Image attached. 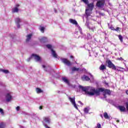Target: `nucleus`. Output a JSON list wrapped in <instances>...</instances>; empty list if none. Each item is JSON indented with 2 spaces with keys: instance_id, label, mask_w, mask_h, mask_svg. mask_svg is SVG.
<instances>
[{
  "instance_id": "f257e3e1",
  "label": "nucleus",
  "mask_w": 128,
  "mask_h": 128,
  "mask_svg": "<svg viewBox=\"0 0 128 128\" xmlns=\"http://www.w3.org/2000/svg\"><path fill=\"white\" fill-rule=\"evenodd\" d=\"M78 88L80 90H82V92H84L85 94L87 96H100V92H104L106 94H108L110 96L112 92L108 90H104V88H98L97 89H95L94 88L90 87V86H82L80 85L78 86Z\"/></svg>"
},
{
  "instance_id": "f03ea898",
  "label": "nucleus",
  "mask_w": 128,
  "mask_h": 128,
  "mask_svg": "<svg viewBox=\"0 0 128 128\" xmlns=\"http://www.w3.org/2000/svg\"><path fill=\"white\" fill-rule=\"evenodd\" d=\"M106 4L105 0H97V2L96 3V6L98 8H102Z\"/></svg>"
},
{
  "instance_id": "7ed1b4c3",
  "label": "nucleus",
  "mask_w": 128,
  "mask_h": 128,
  "mask_svg": "<svg viewBox=\"0 0 128 128\" xmlns=\"http://www.w3.org/2000/svg\"><path fill=\"white\" fill-rule=\"evenodd\" d=\"M81 1L83 2L86 4H87V10H94V3L88 4V0H81Z\"/></svg>"
},
{
  "instance_id": "20e7f679",
  "label": "nucleus",
  "mask_w": 128,
  "mask_h": 128,
  "mask_svg": "<svg viewBox=\"0 0 128 128\" xmlns=\"http://www.w3.org/2000/svg\"><path fill=\"white\" fill-rule=\"evenodd\" d=\"M106 62L108 64V66L110 68H112V70H116V66L112 62V61L110 60H107Z\"/></svg>"
},
{
  "instance_id": "39448f33",
  "label": "nucleus",
  "mask_w": 128,
  "mask_h": 128,
  "mask_svg": "<svg viewBox=\"0 0 128 128\" xmlns=\"http://www.w3.org/2000/svg\"><path fill=\"white\" fill-rule=\"evenodd\" d=\"M68 100L70 102L71 104L74 105V108H76V110H78V106H76V98L74 97L72 98L70 96H68Z\"/></svg>"
},
{
  "instance_id": "423d86ee",
  "label": "nucleus",
  "mask_w": 128,
  "mask_h": 128,
  "mask_svg": "<svg viewBox=\"0 0 128 128\" xmlns=\"http://www.w3.org/2000/svg\"><path fill=\"white\" fill-rule=\"evenodd\" d=\"M31 58H34V59L37 62H40L42 60L40 56L36 54H32L31 56Z\"/></svg>"
},
{
  "instance_id": "0eeeda50",
  "label": "nucleus",
  "mask_w": 128,
  "mask_h": 128,
  "mask_svg": "<svg viewBox=\"0 0 128 128\" xmlns=\"http://www.w3.org/2000/svg\"><path fill=\"white\" fill-rule=\"evenodd\" d=\"M71 72H70V74H74V72H78L80 70V68H76V66H73L70 68Z\"/></svg>"
},
{
  "instance_id": "6e6552de",
  "label": "nucleus",
  "mask_w": 128,
  "mask_h": 128,
  "mask_svg": "<svg viewBox=\"0 0 128 128\" xmlns=\"http://www.w3.org/2000/svg\"><path fill=\"white\" fill-rule=\"evenodd\" d=\"M92 10H90L89 9L86 10V18H88L92 14Z\"/></svg>"
},
{
  "instance_id": "1a4fd4ad",
  "label": "nucleus",
  "mask_w": 128,
  "mask_h": 128,
  "mask_svg": "<svg viewBox=\"0 0 128 128\" xmlns=\"http://www.w3.org/2000/svg\"><path fill=\"white\" fill-rule=\"evenodd\" d=\"M118 110H120V111L123 112H126V107L124 106H118Z\"/></svg>"
},
{
  "instance_id": "9d476101",
  "label": "nucleus",
  "mask_w": 128,
  "mask_h": 128,
  "mask_svg": "<svg viewBox=\"0 0 128 128\" xmlns=\"http://www.w3.org/2000/svg\"><path fill=\"white\" fill-rule=\"evenodd\" d=\"M6 102H10V100L12 98V96H10V93H8L6 96Z\"/></svg>"
},
{
  "instance_id": "9b49d317",
  "label": "nucleus",
  "mask_w": 128,
  "mask_h": 128,
  "mask_svg": "<svg viewBox=\"0 0 128 128\" xmlns=\"http://www.w3.org/2000/svg\"><path fill=\"white\" fill-rule=\"evenodd\" d=\"M32 34L27 35L26 36V42H30V40H32Z\"/></svg>"
},
{
  "instance_id": "f8f14e48",
  "label": "nucleus",
  "mask_w": 128,
  "mask_h": 128,
  "mask_svg": "<svg viewBox=\"0 0 128 128\" xmlns=\"http://www.w3.org/2000/svg\"><path fill=\"white\" fill-rule=\"evenodd\" d=\"M82 80H86V81H88L90 80V77H88V76H86V75H83L82 76Z\"/></svg>"
},
{
  "instance_id": "ddd939ff",
  "label": "nucleus",
  "mask_w": 128,
  "mask_h": 128,
  "mask_svg": "<svg viewBox=\"0 0 128 128\" xmlns=\"http://www.w3.org/2000/svg\"><path fill=\"white\" fill-rule=\"evenodd\" d=\"M43 120L47 124H50V119L49 117H44Z\"/></svg>"
},
{
  "instance_id": "4468645a",
  "label": "nucleus",
  "mask_w": 128,
  "mask_h": 128,
  "mask_svg": "<svg viewBox=\"0 0 128 128\" xmlns=\"http://www.w3.org/2000/svg\"><path fill=\"white\" fill-rule=\"evenodd\" d=\"M64 64H66V66H70L72 64L70 60H68L67 59H64Z\"/></svg>"
},
{
  "instance_id": "2eb2a0df",
  "label": "nucleus",
  "mask_w": 128,
  "mask_h": 128,
  "mask_svg": "<svg viewBox=\"0 0 128 128\" xmlns=\"http://www.w3.org/2000/svg\"><path fill=\"white\" fill-rule=\"evenodd\" d=\"M40 42L42 44H44V42H48V38L43 37L40 39Z\"/></svg>"
},
{
  "instance_id": "dca6fc26",
  "label": "nucleus",
  "mask_w": 128,
  "mask_h": 128,
  "mask_svg": "<svg viewBox=\"0 0 128 128\" xmlns=\"http://www.w3.org/2000/svg\"><path fill=\"white\" fill-rule=\"evenodd\" d=\"M51 52L52 56H53L54 58H58V55L56 54V51H54V49H51Z\"/></svg>"
},
{
  "instance_id": "f3484780",
  "label": "nucleus",
  "mask_w": 128,
  "mask_h": 128,
  "mask_svg": "<svg viewBox=\"0 0 128 128\" xmlns=\"http://www.w3.org/2000/svg\"><path fill=\"white\" fill-rule=\"evenodd\" d=\"M69 20L70 22H71V24H75V26H78V22H76V20L72 19H70Z\"/></svg>"
},
{
  "instance_id": "a211bd4d",
  "label": "nucleus",
  "mask_w": 128,
  "mask_h": 128,
  "mask_svg": "<svg viewBox=\"0 0 128 128\" xmlns=\"http://www.w3.org/2000/svg\"><path fill=\"white\" fill-rule=\"evenodd\" d=\"M104 118H106V120H110V118L108 116V112H105L104 114Z\"/></svg>"
},
{
  "instance_id": "6ab92c4d",
  "label": "nucleus",
  "mask_w": 128,
  "mask_h": 128,
  "mask_svg": "<svg viewBox=\"0 0 128 128\" xmlns=\"http://www.w3.org/2000/svg\"><path fill=\"white\" fill-rule=\"evenodd\" d=\"M100 70H106V66L102 64L100 67Z\"/></svg>"
},
{
  "instance_id": "aec40b11",
  "label": "nucleus",
  "mask_w": 128,
  "mask_h": 128,
  "mask_svg": "<svg viewBox=\"0 0 128 128\" xmlns=\"http://www.w3.org/2000/svg\"><path fill=\"white\" fill-rule=\"evenodd\" d=\"M6 126V124L4 122H0V128H5Z\"/></svg>"
},
{
  "instance_id": "412c9836",
  "label": "nucleus",
  "mask_w": 128,
  "mask_h": 128,
  "mask_svg": "<svg viewBox=\"0 0 128 128\" xmlns=\"http://www.w3.org/2000/svg\"><path fill=\"white\" fill-rule=\"evenodd\" d=\"M0 72H4V74H10V71L8 70L0 69Z\"/></svg>"
},
{
  "instance_id": "4be33fe9",
  "label": "nucleus",
  "mask_w": 128,
  "mask_h": 128,
  "mask_svg": "<svg viewBox=\"0 0 128 128\" xmlns=\"http://www.w3.org/2000/svg\"><path fill=\"white\" fill-rule=\"evenodd\" d=\"M64 82H66L68 86H70V81H68V80L66 78H64Z\"/></svg>"
},
{
  "instance_id": "5701e85b",
  "label": "nucleus",
  "mask_w": 128,
  "mask_h": 128,
  "mask_svg": "<svg viewBox=\"0 0 128 128\" xmlns=\"http://www.w3.org/2000/svg\"><path fill=\"white\" fill-rule=\"evenodd\" d=\"M89 111H90V108L87 107L84 108V114H88Z\"/></svg>"
},
{
  "instance_id": "b1692460",
  "label": "nucleus",
  "mask_w": 128,
  "mask_h": 128,
  "mask_svg": "<svg viewBox=\"0 0 128 128\" xmlns=\"http://www.w3.org/2000/svg\"><path fill=\"white\" fill-rule=\"evenodd\" d=\"M36 91L37 94H40L43 92L42 90H40V88H36Z\"/></svg>"
},
{
  "instance_id": "393cba45",
  "label": "nucleus",
  "mask_w": 128,
  "mask_h": 128,
  "mask_svg": "<svg viewBox=\"0 0 128 128\" xmlns=\"http://www.w3.org/2000/svg\"><path fill=\"white\" fill-rule=\"evenodd\" d=\"M15 22L16 24H20V22L22 21L20 20V18H15Z\"/></svg>"
},
{
  "instance_id": "a878e982",
  "label": "nucleus",
  "mask_w": 128,
  "mask_h": 128,
  "mask_svg": "<svg viewBox=\"0 0 128 128\" xmlns=\"http://www.w3.org/2000/svg\"><path fill=\"white\" fill-rule=\"evenodd\" d=\"M85 26H86L88 28H90V22H88V20H87L86 21Z\"/></svg>"
},
{
  "instance_id": "bb28decb",
  "label": "nucleus",
  "mask_w": 128,
  "mask_h": 128,
  "mask_svg": "<svg viewBox=\"0 0 128 128\" xmlns=\"http://www.w3.org/2000/svg\"><path fill=\"white\" fill-rule=\"evenodd\" d=\"M13 12H18V7H15L14 9H12Z\"/></svg>"
},
{
  "instance_id": "cd10ccee",
  "label": "nucleus",
  "mask_w": 128,
  "mask_h": 128,
  "mask_svg": "<svg viewBox=\"0 0 128 128\" xmlns=\"http://www.w3.org/2000/svg\"><path fill=\"white\" fill-rule=\"evenodd\" d=\"M40 30L42 33L44 32V27L40 26Z\"/></svg>"
},
{
  "instance_id": "c85d7f7f",
  "label": "nucleus",
  "mask_w": 128,
  "mask_h": 128,
  "mask_svg": "<svg viewBox=\"0 0 128 128\" xmlns=\"http://www.w3.org/2000/svg\"><path fill=\"white\" fill-rule=\"evenodd\" d=\"M78 30L80 32V34H82V28H80V26L78 25Z\"/></svg>"
},
{
  "instance_id": "c756f323",
  "label": "nucleus",
  "mask_w": 128,
  "mask_h": 128,
  "mask_svg": "<svg viewBox=\"0 0 128 128\" xmlns=\"http://www.w3.org/2000/svg\"><path fill=\"white\" fill-rule=\"evenodd\" d=\"M92 36L90 34H88L86 38L88 40H92Z\"/></svg>"
},
{
  "instance_id": "7c9ffc66",
  "label": "nucleus",
  "mask_w": 128,
  "mask_h": 128,
  "mask_svg": "<svg viewBox=\"0 0 128 128\" xmlns=\"http://www.w3.org/2000/svg\"><path fill=\"white\" fill-rule=\"evenodd\" d=\"M46 48H48L49 50H52V45L48 44L47 45H46Z\"/></svg>"
},
{
  "instance_id": "2f4dec72",
  "label": "nucleus",
  "mask_w": 128,
  "mask_h": 128,
  "mask_svg": "<svg viewBox=\"0 0 128 128\" xmlns=\"http://www.w3.org/2000/svg\"><path fill=\"white\" fill-rule=\"evenodd\" d=\"M118 38H119V40H120L122 42H124V39H122V35L118 36Z\"/></svg>"
},
{
  "instance_id": "473e14b6",
  "label": "nucleus",
  "mask_w": 128,
  "mask_h": 128,
  "mask_svg": "<svg viewBox=\"0 0 128 128\" xmlns=\"http://www.w3.org/2000/svg\"><path fill=\"white\" fill-rule=\"evenodd\" d=\"M89 30H91L92 32H94V30H96V27L94 26H92L91 28H89Z\"/></svg>"
},
{
  "instance_id": "72a5a7b5",
  "label": "nucleus",
  "mask_w": 128,
  "mask_h": 128,
  "mask_svg": "<svg viewBox=\"0 0 128 128\" xmlns=\"http://www.w3.org/2000/svg\"><path fill=\"white\" fill-rule=\"evenodd\" d=\"M96 128H102V125H100V124L98 123Z\"/></svg>"
},
{
  "instance_id": "f704fd0d",
  "label": "nucleus",
  "mask_w": 128,
  "mask_h": 128,
  "mask_svg": "<svg viewBox=\"0 0 128 128\" xmlns=\"http://www.w3.org/2000/svg\"><path fill=\"white\" fill-rule=\"evenodd\" d=\"M0 112L2 114H4V110L2 108H0Z\"/></svg>"
},
{
  "instance_id": "c9c22d12",
  "label": "nucleus",
  "mask_w": 128,
  "mask_h": 128,
  "mask_svg": "<svg viewBox=\"0 0 128 128\" xmlns=\"http://www.w3.org/2000/svg\"><path fill=\"white\" fill-rule=\"evenodd\" d=\"M120 28L117 27L116 29H114V30H116V32H120Z\"/></svg>"
},
{
  "instance_id": "e433bc0d",
  "label": "nucleus",
  "mask_w": 128,
  "mask_h": 128,
  "mask_svg": "<svg viewBox=\"0 0 128 128\" xmlns=\"http://www.w3.org/2000/svg\"><path fill=\"white\" fill-rule=\"evenodd\" d=\"M20 109V106H18L16 108V110H17V112H18Z\"/></svg>"
},
{
  "instance_id": "4c0bfd02",
  "label": "nucleus",
  "mask_w": 128,
  "mask_h": 128,
  "mask_svg": "<svg viewBox=\"0 0 128 128\" xmlns=\"http://www.w3.org/2000/svg\"><path fill=\"white\" fill-rule=\"evenodd\" d=\"M91 2H92V4H94V2H98V0H90Z\"/></svg>"
},
{
  "instance_id": "58836bf2",
  "label": "nucleus",
  "mask_w": 128,
  "mask_h": 128,
  "mask_svg": "<svg viewBox=\"0 0 128 128\" xmlns=\"http://www.w3.org/2000/svg\"><path fill=\"white\" fill-rule=\"evenodd\" d=\"M110 28L112 30H114V28L112 27V26H111L110 27Z\"/></svg>"
},
{
  "instance_id": "ea45409f",
  "label": "nucleus",
  "mask_w": 128,
  "mask_h": 128,
  "mask_svg": "<svg viewBox=\"0 0 128 128\" xmlns=\"http://www.w3.org/2000/svg\"><path fill=\"white\" fill-rule=\"evenodd\" d=\"M17 28H20V23L17 24Z\"/></svg>"
},
{
  "instance_id": "a19ab883",
  "label": "nucleus",
  "mask_w": 128,
  "mask_h": 128,
  "mask_svg": "<svg viewBox=\"0 0 128 128\" xmlns=\"http://www.w3.org/2000/svg\"><path fill=\"white\" fill-rule=\"evenodd\" d=\"M32 57H30V58H29L28 60H27V62H30L31 60H32Z\"/></svg>"
},
{
  "instance_id": "79ce46f5",
  "label": "nucleus",
  "mask_w": 128,
  "mask_h": 128,
  "mask_svg": "<svg viewBox=\"0 0 128 128\" xmlns=\"http://www.w3.org/2000/svg\"><path fill=\"white\" fill-rule=\"evenodd\" d=\"M90 76H91V80H94V76H92V74H90Z\"/></svg>"
},
{
  "instance_id": "37998d69",
  "label": "nucleus",
  "mask_w": 128,
  "mask_h": 128,
  "mask_svg": "<svg viewBox=\"0 0 128 128\" xmlns=\"http://www.w3.org/2000/svg\"><path fill=\"white\" fill-rule=\"evenodd\" d=\"M118 60H124V59L122 57H120V58H118Z\"/></svg>"
},
{
  "instance_id": "c03bdc74",
  "label": "nucleus",
  "mask_w": 128,
  "mask_h": 128,
  "mask_svg": "<svg viewBox=\"0 0 128 128\" xmlns=\"http://www.w3.org/2000/svg\"><path fill=\"white\" fill-rule=\"evenodd\" d=\"M103 96L104 98H106V94L105 93L103 94Z\"/></svg>"
},
{
  "instance_id": "a18cd8bd",
  "label": "nucleus",
  "mask_w": 128,
  "mask_h": 128,
  "mask_svg": "<svg viewBox=\"0 0 128 128\" xmlns=\"http://www.w3.org/2000/svg\"><path fill=\"white\" fill-rule=\"evenodd\" d=\"M78 102L79 104H80L81 106H84V104H82V102L78 101Z\"/></svg>"
},
{
  "instance_id": "49530a36",
  "label": "nucleus",
  "mask_w": 128,
  "mask_h": 128,
  "mask_svg": "<svg viewBox=\"0 0 128 128\" xmlns=\"http://www.w3.org/2000/svg\"><path fill=\"white\" fill-rule=\"evenodd\" d=\"M108 4H109V6H112V3H110V2H108Z\"/></svg>"
},
{
  "instance_id": "de8ad7c7",
  "label": "nucleus",
  "mask_w": 128,
  "mask_h": 128,
  "mask_svg": "<svg viewBox=\"0 0 128 128\" xmlns=\"http://www.w3.org/2000/svg\"><path fill=\"white\" fill-rule=\"evenodd\" d=\"M39 110H42V106H40V107H39Z\"/></svg>"
},
{
  "instance_id": "09e8293b",
  "label": "nucleus",
  "mask_w": 128,
  "mask_h": 128,
  "mask_svg": "<svg viewBox=\"0 0 128 128\" xmlns=\"http://www.w3.org/2000/svg\"><path fill=\"white\" fill-rule=\"evenodd\" d=\"M62 62L64 64V58L62 59Z\"/></svg>"
},
{
  "instance_id": "8fccbe9b",
  "label": "nucleus",
  "mask_w": 128,
  "mask_h": 128,
  "mask_svg": "<svg viewBox=\"0 0 128 128\" xmlns=\"http://www.w3.org/2000/svg\"><path fill=\"white\" fill-rule=\"evenodd\" d=\"M18 6H20V4H17L16 5V8H18Z\"/></svg>"
},
{
  "instance_id": "3c124183",
  "label": "nucleus",
  "mask_w": 128,
  "mask_h": 128,
  "mask_svg": "<svg viewBox=\"0 0 128 128\" xmlns=\"http://www.w3.org/2000/svg\"><path fill=\"white\" fill-rule=\"evenodd\" d=\"M42 66L43 68H46V66L42 65Z\"/></svg>"
},
{
  "instance_id": "603ef678",
  "label": "nucleus",
  "mask_w": 128,
  "mask_h": 128,
  "mask_svg": "<svg viewBox=\"0 0 128 128\" xmlns=\"http://www.w3.org/2000/svg\"><path fill=\"white\" fill-rule=\"evenodd\" d=\"M62 80H63V82H64V77L62 78Z\"/></svg>"
},
{
  "instance_id": "864d4df0",
  "label": "nucleus",
  "mask_w": 128,
  "mask_h": 128,
  "mask_svg": "<svg viewBox=\"0 0 128 128\" xmlns=\"http://www.w3.org/2000/svg\"><path fill=\"white\" fill-rule=\"evenodd\" d=\"M70 58H74V56H70Z\"/></svg>"
},
{
  "instance_id": "5fc2aeb1",
  "label": "nucleus",
  "mask_w": 128,
  "mask_h": 128,
  "mask_svg": "<svg viewBox=\"0 0 128 128\" xmlns=\"http://www.w3.org/2000/svg\"><path fill=\"white\" fill-rule=\"evenodd\" d=\"M126 94L128 95V90H127L126 91Z\"/></svg>"
},
{
  "instance_id": "6e6d98bb",
  "label": "nucleus",
  "mask_w": 128,
  "mask_h": 128,
  "mask_svg": "<svg viewBox=\"0 0 128 128\" xmlns=\"http://www.w3.org/2000/svg\"><path fill=\"white\" fill-rule=\"evenodd\" d=\"M78 34V32H75V34Z\"/></svg>"
},
{
  "instance_id": "4d7b16f0",
  "label": "nucleus",
  "mask_w": 128,
  "mask_h": 128,
  "mask_svg": "<svg viewBox=\"0 0 128 128\" xmlns=\"http://www.w3.org/2000/svg\"><path fill=\"white\" fill-rule=\"evenodd\" d=\"M100 116H101V118H104V116H102V115H100Z\"/></svg>"
},
{
  "instance_id": "13d9d810",
  "label": "nucleus",
  "mask_w": 128,
  "mask_h": 128,
  "mask_svg": "<svg viewBox=\"0 0 128 128\" xmlns=\"http://www.w3.org/2000/svg\"><path fill=\"white\" fill-rule=\"evenodd\" d=\"M54 12H56V9H54Z\"/></svg>"
},
{
  "instance_id": "bf43d9fd",
  "label": "nucleus",
  "mask_w": 128,
  "mask_h": 128,
  "mask_svg": "<svg viewBox=\"0 0 128 128\" xmlns=\"http://www.w3.org/2000/svg\"><path fill=\"white\" fill-rule=\"evenodd\" d=\"M83 21L84 22V18H83Z\"/></svg>"
},
{
  "instance_id": "052dcab7",
  "label": "nucleus",
  "mask_w": 128,
  "mask_h": 128,
  "mask_svg": "<svg viewBox=\"0 0 128 128\" xmlns=\"http://www.w3.org/2000/svg\"><path fill=\"white\" fill-rule=\"evenodd\" d=\"M117 122H120V120H117Z\"/></svg>"
},
{
  "instance_id": "680f3d73",
  "label": "nucleus",
  "mask_w": 128,
  "mask_h": 128,
  "mask_svg": "<svg viewBox=\"0 0 128 128\" xmlns=\"http://www.w3.org/2000/svg\"><path fill=\"white\" fill-rule=\"evenodd\" d=\"M106 84H108V83H106Z\"/></svg>"
},
{
  "instance_id": "e2e57ef3",
  "label": "nucleus",
  "mask_w": 128,
  "mask_h": 128,
  "mask_svg": "<svg viewBox=\"0 0 128 128\" xmlns=\"http://www.w3.org/2000/svg\"><path fill=\"white\" fill-rule=\"evenodd\" d=\"M108 26H110V24H108Z\"/></svg>"
},
{
  "instance_id": "0e129e2a",
  "label": "nucleus",
  "mask_w": 128,
  "mask_h": 128,
  "mask_svg": "<svg viewBox=\"0 0 128 128\" xmlns=\"http://www.w3.org/2000/svg\"><path fill=\"white\" fill-rule=\"evenodd\" d=\"M76 64H77L76 62Z\"/></svg>"
}]
</instances>
